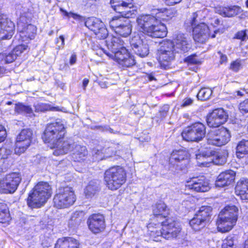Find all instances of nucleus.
Masks as SVG:
<instances>
[{
	"mask_svg": "<svg viewBox=\"0 0 248 248\" xmlns=\"http://www.w3.org/2000/svg\"><path fill=\"white\" fill-rule=\"evenodd\" d=\"M113 9L121 14V16H114L109 22L110 27L116 34L124 37L128 36L132 31V25L124 18L132 17L135 15L133 0H111Z\"/></svg>",
	"mask_w": 248,
	"mask_h": 248,
	"instance_id": "nucleus-1",
	"label": "nucleus"
},
{
	"mask_svg": "<svg viewBox=\"0 0 248 248\" xmlns=\"http://www.w3.org/2000/svg\"><path fill=\"white\" fill-rule=\"evenodd\" d=\"M140 31L151 37L163 38L167 35V28L162 24H158L157 19L151 15H142L137 19Z\"/></svg>",
	"mask_w": 248,
	"mask_h": 248,
	"instance_id": "nucleus-2",
	"label": "nucleus"
},
{
	"mask_svg": "<svg viewBox=\"0 0 248 248\" xmlns=\"http://www.w3.org/2000/svg\"><path fill=\"white\" fill-rule=\"evenodd\" d=\"M147 228L153 238L162 236L166 239L176 237L181 230L178 222L168 218L165 221H161L159 225L154 222L149 223Z\"/></svg>",
	"mask_w": 248,
	"mask_h": 248,
	"instance_id": "nucleus-3",
	"label": "nucleus"
},
{
	"mask_svg": "<svg viewBox=\"0 0 248 248\" xmlns=\"http://www.w3.org/2000/svg\"><path fill=\"white\" fill-rule=\"evenodd\" d=\"M51 193V187L47 183H38L29 194L28 205L31 208L40 207L49 198Z\"/></svg>",
	"mask_w": 248,
	"mask_h": 248,
	"instance_id": "nucleus-4",
	"label": "nucleus"
},
{
	"mask_svg": "<svg viewBox=\"0 0 248 248\" xmlns=\"http://www.w3.org/2000/svg\"><path fill=\"white\" fill-rule=\"evenodd\" d=\"M66 129L63 122L61 119H57L55 122L47 124L44 132L42 139L44 141L51 145L56 146L57 143L64 139Z\"/></svg>",
	"mask_w": 248,
	"mask_h": 248,
	"instance_id": "nucleus-5",
	"label": "nucleus"
},
{
	"mask_svg": "<svg viewBox=\"0 0 248 248\" xmlns=\"http://www.w3.org/2000/svg\"><path fill=\"white\" fill-rule=\"evenodd\" d=\"M238 208L234 205L225 206L220 212L217 221L219 232H229L235 225L238 217Z\"/></svg>",
	"mask_w": 248,
	"mask_h": 248,
	"instance_id": "nucleus-6",
	"label": "nucleus"
},
{
	"mask_svg": "<svg viewBox=\"0 0 248 248\" xmlns=\"http://www.w3.org/2000/svg\"><path fill=\"white\" fill-rule=\"evenodd\" d=\"M104 179L108 189L116 190L125 183L126 173L123 168L119 166H114L105 171Z\"/></svg>",
	"mask_w": 248,
	"mask_h": 248,
	"instance_id": "nucleus-7",
	"label": "nucleus"
},
{
	"mask_svg": "<svg viewBox=\"0 0 248 248\" xmlns=\"http://www.w3.org/2000/svg\"><path fill=\"white\" fill-rule=\"evenodd\" d=\"M196 156L198 164L203 167H209L211 163L222 165L227 161L225 153L216 152L207 148L200 150V153L196 154Z\"/></svg>",
	"mask_w": 248,
	"mask_h": 248,
	"instance_id": "nucleus-8",
	"label": "nucleus"
},
{
	"mask_svg": "<svg viewBox=\"0 0 248 248\" xmlns=\"http://www.w3.org/2000/svg\"><path fill=\"white\" fill-rule=\"evenodd\" d=\"M76 199V196L72 187H61L57 190L54 197V205L58 208H67L74 204Z\"/></svg>",
	"mask_w": 248,
	"mask_h": 248,
	"instance_id": "nucleus-9",
	"label": "nucleus"
},
{
	"mask_svg": "<svg viewBox=\"0 0 248 248\" xmlns=\"http://www.w3.org/2000/svg\"><path fill=\"white\" fill-rule=\"evenodd\" d=\"M205 125L201 123H196L185 128L182 136L186 141L199 142L205 137Z\"/></svg>",
	"mask_w": 248,
	"mask_h": 248,
	"instance_id": "nucleus-10",
	"label": "nucleus"
},
{
	"mask_svg": "<svg viewBox=\"0 0 248 248\" xmlns=\"http://www.w3.org/2000/svg\"><path fill=\"white\" fill-rule=\"evenodd\" d=\"M21 181V176L19 173L13 172L7 174L0 179V193H14L17 189Z\"/></svg>",
	"mask_w": 248,
	"mask_h": 248,
	"instance_id": "nucleus-11",
	"label": "nucleus"
},
{
	"mask_svg": "<svg viewBox=\"0 0 248 248\" xmlns=\"http://www.w3.org/2000/svg\"><path fill=\"white\" fill-rule=\"evenodd\" d=\"M231 135L226 128L221 127L217 129L211 130L207 134V143L217 146L225 145L230 140Z\"/></svg>",
	"mask_w": 248,
	"mask_h": 248,
	"instance_id": "nucleus-12",
	"label": "nucleus"
},
{
	"mask_svg": "<svg viewBox=\"0 0 248 248\" xmlns=\"http://www.w3.org/2000/svg\"><path fill=\"white\" fill-rule=\"evenodd\" d=\"M29 21L30 18L22 15L17 22V30L22 41L33 39L36 34V27L31 24H29Z\"/></svg>",
	"mask_w": 248,
	"mask_h": 248,
	"instance_id": "nucleus-13",
	"label": "nucleus"
},
{
	"mask_svg": "<svg viewBox=\"0 0 248 248\" xmlns=\"http://www.w3.org/2000/svg\"><path fill=\"white\" fill-rule=\"evenodd\" d=\"M32 131L30 129H23L17 136L15 153L17 155L24 153L31 145Z\"/></svg>",
	"mask_w": 248,
	"mask_h": 248,
	"instance_id": "nucleus-14",
	"label": "nucleus"
},
{
	"mask_svg": "<svg viewBox=\"0 0 248 248\" xmlns=\"http://www.w3.org/2000/svg\"><path fill=\"white\" fill-rule=\"evenodd\" d=\"M228 115L223 108L214 109L207 116L206 122L210 127H217L226 122Z\"/></svg>",
	"mask_w": 248,
	"mask_h": 248,
	"instance_id": "nucleus-15",
	"label": "nucleus"
},
{
	"mask_svg": "<svg viewBox=\"0 0 248 248\" xmlns=\"http://www.w3.org/2000/svg\"><path fill=\"white\" fill-rule=\"evenodd\" d=\"M130 44L133 52L140 57H145L149 53V47L148 45L142 39L139 35L132 37Z\"/></svg>",
	"mask_w": 248,
	"mask_h": 248,
	"instance_id": "nucleus-16",
	"label": "nucleus"
},
{
	"mask_svg": "<svg viewBox=\"0 0 248 248\" xmlns=\"http://www.w3.org/2000/svg\"><path fill=\"white\" fill-rule=\"evenodd\" d=\"M87 223L89 229L94 233L103 232L106 227L105 217L100 214H95L90 216Z\"/></svg>",
	"mask_w": 248,
	"mask_h": 248,
	"instance_id": "nucleus-17",
	"label": "nucleus"
},
{
	"mask_svg": "<svg viewBox=\"0 0 248 248\" xmlns=\"http://www.w3.org/2000/svg\"><path fill=\"white\" fill-rule=\"evenodd\" d=\"M112 53L115 60L123 66L130 67L135 64L134 56L130 54L125 47Z\"/></svg>",
	"mask_w": 248,
	"mask_h": 248,
	"instance_id": "nucleus-18",
	"label": "nucleus"
},
{
	"mask_svg": "<svg viewBox=\"0 0 248 248\" xmlns=\"http://www.w3.org/2000/svg\"><path fill=\"white\" fill-rule=\"evenodd\" d=\"M186 187L196 192H204L210 189L209 181L203 176L193 178L190 181H187Z\"/></svg>",
	"mask_w": 248,
	"mask_h": 248,
	"instance_id": "nucleus-19",
	"label": "nucleus"
},
{
	"mask_svg": "<svg viewBox=\"0 0 248 248\" xmlns=\"http://www.w3.org/2000/svg\"><path fill=\"white\" fill-rule=\"evenodd\" d=\"M153 217L150 223L154 222L157 225H160L161 221H164L169 214V209L164 202L156 203L153 208Z\"/></svg>",
	"mask_w": 248,
	"mask_h": 248,
	"instance_id": "nucleus-20",
	"label": "nucleus"
},
{
	"mask_svg": "<svg viewBox=\"0 0 248 248\" xmlns=\"http://www.w3.org/2000/svg\"><path fill=\"white\" fill-rule=\"evenodd\" d=\"M15 31V25L3 16H0V38L9 39Z\"/></svg>",
	"mask_w": 248,
	"mask_h": 248,
	"instance_id": "nucleus-21",
	"label": "nucleus"
},
{
	"mask_svg": "<svg viewBox=\"0 0 248 248\" xmlns=\"http://www.w3.org/2000/svg\"><path fill=\"white\" fill-rule=\"evenodd\" d=\"M194 40L199 43H205L210 36L208 26L203 23H200L193 28Z\"/></svg>",
	"mask_w": 248,
	"mask_h": 248,
	"instance_id": "nucleus-22",
	"label": "nucleus"
},
{
	"mask_svg": "<svg viewBox=\"0 0 248 248\" xmlns=\"http://www.w3.org/2000/svg\"><path fill=\"white\" fill-rule=\"evenodd\" d=\"M172 41L177 53H185L190 48L189 40L187 35L184 33L177 34Z\"/></svg>",
	"mask_w": 248,
	"mask_h": 248,
	"instance_id": "nucleus-23",
	"label": "nucleus"
},
{
	"mask_svg": "<svg viewBox=\"0 0 248 248\" xmlns=\"http://www.w3.org/2000/svg\"><path fill=\"white\" fill-rule=\"evenodd\" d=\"M235 173L232 170H227L220 173L216 181V187H223L232 184L235 179Z\"/></svg>",
	"mask_w": 248,
	"mask_h": 248,
	"instance_id": "nucleus-24",
	"label": "nucleus"
},
{
	"mask_svg": "<svg viewBox=\"0 0 248 248\" xmlns=\"http://www.w3.org/2000/svg\"><path fill=\"white\" fill-rule=\"evenodd\" d=\"M188 158L189 154L186 150L184 149L175 150L171 154L170 162L171 164L178 166L179 163L185 165L188 161Z\"/></svg>",
	"mask_w": 248,
	"mask_h": 248,
	"instance_id": "nucleus-25",
	"label": "nucleus"
},
{
	"mask_svg": "<svg viewBox=\"0 0 248 248\" xmlns=\"http://www.w3.org/2000/svg\"><path fill=\"white\" fill-rule=\"evenodd\" d=\"M75 145L71 140H64L62 139L61 141L57 143L56 146L51 145L52 149H55L53 154L55 155H59L67 154L70 151Z\"/></svg>",
	"mask_w": 248,
	"mask_h": 248,
	"instance_id": "nucleus-26",
	"label": "nucleus"
},
{
	"mask_svg": "<svg viewBox=\"0 0 248 248\" xmlns=\"http://www.w3.org/2000/svg\"><path fill=\"white\" fill-rule=\"evenodd\" d=\"M235 193L242 201L248 202V179L240 180L237 183Z\"/></svg>",
	"mask_w": 248,
	"mask_h": 248,
	"instance_id": "nucleus-27",
	"label": "nucleus"
},
{
	"mask_svg": "<svg viewBox=\"0 0 248 248\" xmlns=\"http://www.w3.org/2000/svg\"><path fill=\"white\" fill-rule=\"evenodd\" d=\"M79 241L71 237H63L59 239L55 246V248H78Z\"/></svg>",
	"mask_w": 248,
	"mask_h": 248,
	"instance_id": "nucleus-28",
	"label": "nucleus"
},
{
	"mask_svg": "<svg viewBox=\"0 0 248 248\" xmlns=\"http://www.w3.org/2000/svg\"><path fill=\"white\" fill-rule=\"evenodd\" d=\"M174 57L175 54L173 53L158 50V60L160 67L163 69H169L171 62L174 59Z\"/></svg>",
	"mask_w": 248,
	"mask_h": 248,
	"instance_id": "nucleus-29",
	"label": "nucleus"
},
{
	"mask_svg": "<svg viewBox=\"0 0 248 248\" xmlns=\"http://www.w3.org/2000/svg\"><path fill=\"white\" fill-rule=\"evenodd\" d=\"M27 46L24 45L17 46L13 50L9 53H5V63H9L13 62L24 50H26Z\"/></svg>",
	"mask_w": 248,
	"mask_h": 248,
	"instance_id": "nucleus-30",
	"label": "nucleus"
},
{
	"mask_svg": "<svg viewBox=\"0 0 248 248\" xmlns=\"http://www.w3.org/2000/svg\"><path fill=\"white\" fill-rule=\"evenodd\" d=\"M106 42L108 48L110 49L112 52L124 47V41L116 36H108Z\"/></svg>",
	"mask_w": 248,
	"mask_h": 248,
	"instance_id": "nucleus-31",
	"label": "nucleus"
},
{
	"mask_svg": "<svg viewBox=\"0 0 248 248\" xmlns=\"http://www.w3.org/2000/svg\"><path fill=\"white\" fill-rule=\"evenodd\" d=\"M217 12L224 17H232L235 16L241 12V9L237 6L231 7H221L217 10Z\"/></svg>",
	"mask_w": 248,
	"mask_h": 248,
	"instance_id": "nucleus-32",
	"label": "nucleus"
},
{
	"mask_svg": "<svg viewBox=\"0 0 248 248\" xmlns=\"http://www.w3.org/2000/svg\"><path fill=\"white\" fill-rule=\"evenodd\" d=\"M73 151L72 157L75 161L80 162L84 160L88 155V151L84 146L75 145Z\"/></svg>",
	"mask_w": 248,
	"mask_h": 248,
	"instance_id": "nucleus-33",
	"label": "nucleus"
},
{
	"mask_svg": "<svg viewBox=\"0 0 248 248\" xmlns=\"http://www.w3.org/2000/svg\"><path fill=\"white\" fill-rule=\"evenodd\" d=\"M248 154V140H243L240 141L236 147V155L237 158H243Z\"/></svg>",
	"mask_w": 248,
	"mask_h": 248,
	"instance_id": "nucleus-34",
	"label": "nucleus"
},
{
	"mask_svg": "<svg viewBox=\"0 0 248 248\" xmlns=\"http://www.w3.org/2000/svg\"><path fill=\"white\" fill-rule=\"evenodd\" d=\"M85 26L94 33L97 31L99 28L103 25V22L97 18L94 17L88 18L85 21Z\"/></svg>",
	"mask_w": 248,
	"mask_h": 248,
	"instance_id": "nucleus-35",
	"label": "nucleus"
},
{
	"mask_svg": "<svg viewBox=\"0 0 248 248\" xmlns=\"http://www.w3.org/2000/svg\"><path fill=\"white\" fill-rule=\"evenodd\" d=\"M99 182L93 180L89 182L85 189V194L87 198L92 197L99 189Z\"/></svg>",
	"mask_w": 248,
	"mask_h": 248,
	"instance_id": "nucleus-36",
	"label": "nucleus"
},
{
	"mask_svg": "<svg viewBox=\"0 0 248 248\" xmlns=\"http://www.w3.org/2000/svg\"><path fill=\"white\" fill-rule=\"evenodd\" d=\"M84 220V213L82 211H76L71 216L69 224L72 226H78Z\"/></svg>",
	"mask_w": 248,
	"mask_h": 248,
	"instance_id": "nucleus-37",
	"label": "nucleus"
},
{
	"mask_svg": "<svg viewBox=\"0 0 248 248\" xmlns=\"http://www.w3.org/2000/svg\"><path fill=\"white\" fill-rule=\"evenodd\" d=\"M206 223H207L204 221V219H201L196 214L193 218L189 221L190 226L195 231H200L201 229L204 228Z\"/></svg>",
	"mask_w": 248,
	"mask_h": 248,
	"instance_id": "nucleus-38",
	"label": "nucleus"
},
{
	"mask_svg": "<svg viewBox=\"0 0 248 248\" xmlns=\"http://www.w3.org/2000/svg\"><path fill=\"white\" fill-rule=\"evenodd\" d=\"M11 219L8 206L4 203L0 202V223H5Z\"/></svg>",
	"mask_w": 248,
	"mask_h": 248,
	"instance_id": "nucleus-39",
	"label": "nucleus"
},
{
	"mask_svg": "<svg viewBox=\"0 0 248 248\" xmlns=\"http://www.w3.org/2000/svg\"><path fill=\"white\" fill-rule=\"evenodd\" d=\"M212 210V208L211 206H202L196 215L201 219H204V221L207 223L210 220Z\"/></svg>",
	"mask_w": 248,
	"mask_h": 248,
	"instance_id": "nucleus-40",
	"label": "nucleus"
},
{
	"mask_svg": "<svg viewBox=\"0 0 248 248\" xmlns=\"http://www.w3.org/2000/svg\"><path fill=\"white\" fill-rule=\"evenodd\" d=\"M209 11L207 9L204 8L202 10L197 11L193 13L191 19L190 20V24L193 26L195 25L197 22V18H198L199 20L203 19L205 18L208 15Z\"/></svg>",
	"mask_w": 248,
	"mask_h": 248,
	"instance_id": "nucleus-41",
	"label": "nucleus"
},
{
	"mask_svg": "<svg viewBox=\"0 0 248 248\" xmlns=\"http://www.w3.org/2000/svg\"><path fill=\"white\" fill-rule=\"evenodd\" d=\"M175 49L174 44L173 43V41L170 40H165L161 43L160 47L158 50L175 54L177 52Z\"/></svg>",
	"mask_w": 248,
	"mask_h": 248,
	"instance_id": "nucleus-42",
	"label": "nucleus"
},
{
	"mask_svg": "<svg viewBox=\"0 0 248 248\" xmlns=\"http://www.w3.org/2000/svg\"><path fill=\"white\" fill-rule=\"evenodd\" d=\"M15 110L18 113L28 114L30 117L33 115V110L31 107L22 103L16 104L15 107Z\"/></svg>",
	"mask_w": 248,
	"mask_h": 248,
	"instance_id": "nucleus-43",
	"label": "nucleus"
},
{
	"mask_svg": "<svg viewBox=\"0 0 248 248\" xmlns=\"http://www.w3.org/2000/svg\"><path fill=\"white\" fill-rule=\"evenodd\" d=\"M213 93V90L210 88H202L197 94V98L201 100H207L210 98Z\"/></svg>",
	"mask_w": 248,
	"mask_h": 248,
	"instance_id": "nucleus-44",
	"label": "nucleus"
},
{
	"mask_svg": "<svg viewBox=\"0 0 248 248\" xmlns=\"http://www.w3.org/2000/svg\"><path fill=\"white\" fill-rule=\"evenodd\" d=\"M35 111L37 112H44L48 110L58 111L59 109L57 108H50L49 106L43 103H37L34 105Z\"/></svg>",
	"mask_w": 248,
	"mask_h": 248,
	"instance_id": "nucleus-45",
	"label": "nucleus"
},
{
	"mask_svg": "<svg viewBox=\"0 0 248 248\" xmlns=\"http://www.w3.org/2000/svg\"><path fill=\"white\" fill-rule=\"evenodd\" d=\"M94 34L96 35V37L100 39H104L108 38V31L107 29L104 27V25L103 23V25L99 28L97 31H95Z\"/></svg>",
	"mask_w": 248,
	"mask_h": 248,
	"instance_id": "nucleus-46",
	"label": "nucleus"
},
{
	"mask_svg": "<svg viewBox=\"0 0 248 248\" xmlns=\"http://www.w3.org/2000/svg\"><path fill=\"white\" fill-rule=\"evenodd\" d=\"M93 155L97 161L105 159V157L103 156L104 151L100 147L93 149Z\"/></svg>",
	"mask_w": 248,
	"mask_h": 248,
	"instance_id": "nucleus-47",
	"label": "nucleus"
},
{
	"mask_svg": "<svg viewBox=\"0 0 248 248\" xmlns=\"http://www.w3.org/2000/svg\"><path fill=\"white\" fill-rule=\"evenodd\" d=\"M112 145L113 146L108 147L107 148L103 149L104 151L103 156L105 157V159L115 155L116 151L115 148L114 147V145Z\"/></svg>",
	"mask_w": 248,
	"mask_h": 248,
	"instance_id": "nucleus-48",
	"label": "nucleus"
},
{
	"mask_svg": "<svg viewBox=\"0 0 248 248\" xmlns=\"http://www.w3.org/2000/svg\"><path fill=\"white\" fill-rule=\"evenodd\" d=\"M64 16H67L68 17H72L74 19L77 20L78 21H84L85 18L83 16H82L79 15L77 14L72 13V12H67L66 11H64Z\"/></svg>",
	"mask_w": 248,
	"mask_h": 248,
	"instance_id": "nucleus-49",
	"label": "nucleus"
},
{
	"mask_svg": "<svg viewBox=\"0 0 248 248\" xmlns=\"http://www.w3.org/2000/svg\"><path fill=\"white\" fill-rule=\"evenodd\" d=\"M234 237L229 236L225 239L222 244V248H227L228 246H235L234 245Z\"/></svg>",
	"mask_w": 248,
	"mask_h": 248,
	"instance_id": "nucleus-50",
	"label": "nucleus"
},
{
	"mask_svg": "<svg viewBox=\"0 0 248 248\" xmlns=\"http://www.w3.org/2000/svg\"><path fill=\"white\" fill-rule=\"evenodd\" d=\"M235 38L240 39L242 41L246 40L248 39V30L241 31L237 32L235 34Z\"/></svg>",
	"mask_w": 248,
	"mask_h": 248,
	"instance_id": "nucleus-51",
	"label": "nucleus"
},
{
	"mask_svg": "<svg viewBox=\"0 0 248 248\" xmlns=\"http://www.w3.org/2000/svg\"><path fill=\"white\" fill-rule=\"evenodd\" d=\"M241 67V61L239 60H237L232 62L230 65V69L233 72H238L240 68Z\"/></svg>",
	"mask_w": 248,
	"mask_h": 248,
	"instance_id": "nucleus-52",
	"label": "nucleus"
},
{
	"mask_svg": "<svg viewBox=\"0 0 248 248\" xmlns=\"http://www.w3.org/2000/svg\"><path fill=\"white\" fill-rule=\"evenodd\" d=\"M169 108L170 107L168 105H165L160 108L159 112V116L161 119H164L167 116Z\"/></svg>",
	"mask_w": 248,
	"mask_h": 248,
	"instance_id": "nucleus-53",
	"label": "nucleus"
},
{
	"mask_svg": "<svg viewBox=\"0 0 248 248\" xmlns=\"http://www.w3.org/2000/svg\"><path fill=\"white\" fill-rule=\"evenodd\" d=\"M239 108L241 112H248V99L240 103Z\"/></svg>",
	"mask_w": 248,
	"mask_h": 248,
	"instance_id": "nucleus-54",
	"label": "nucleus"
},
{
	"mask_svg": "<svg viewBox=\"0 0 248 248\" xmlns=\"http://www.w3.org/2000/svg\"><path fill=\"white\" fill-rule=\"evenodd\" d=\"M56 44L58 47V49H60L61 47H63L64 45V38L63 36L61 35L59 38H57L56 39Z\"/></svg>",
	"mask_w": 248,
	"mask_h": 248,
	"instance_id": "nucleus-55",
	"label": "nucleus"
},
{
	"mask_svg": "<svg viewBox=\"0 0 248 248\" xmlns=\"http://www.w3.org/2000/svg\"><path fill=\"white\" fill-rule=\"evenodd\" d=\"M6 137V131L4 126L0 124V142L4 140Z\"/></svg>",
	"mask_w": 248,
	"mask_h": 248,
	"instance_id": "nucleus-56",
	"label": "nucleus"
},
{
	"mask_svg": "<svg viewBox=\"0 0 248 248\" xmlns=\"http://www.w3.org/2000/svg\"><path fill=\"white\" fill-rule=\"evenodd\" d=\"M193 100L190 98H186L183 100L182 107H185L192 104Z\"/></svg>",
	"mask_w": 248,
	"mask_h": 248,
	"instance_id": "nucleus-57",
	"label": "nucleus"
},
{
	"mask_svg": "<svg viewBox=\"0 0 248 248\" xmlns=\"http://www.w3.org/2000/svg\"><path fill=\"white\" fill-rule=\"evenodd\" d=\"M220 55V63L221 64L225 63L227 61V57L226 55L223 54L220 51L218 52Z\"/></svg>",
	"mask_w": 248,
	"mask_h": 248,
	"instance_id": "nucleus-58",
	"label": "nucleus"
},
{
	"mask_svg": "<svg viewBox=\"0 0 248 248\" xmlns=\"http://www.w3.org/2000/svg\"><path fill=\"white\" fill-rule=\"evenodd\" d=\"M168 5H173L179 3L182 0H164Z\"/></svg>",
	"mask_w": 248,
	"mask_h": 248,
	"instance_id": "nucleus-59",
	"label": "nucleus"
},
{
	"mask_svg": "<svg viewBox=\"0 0 248 248\" xmlns=\"http://www.w3.org/2000/svg\"><path fill=\"white\" fill-rule=\"evenodd\" d=\"M77 62V55L75 54V53H73L72 54L70 59V64L71 65H73L75 63H76Z\"/></svg>",
	"mask_w": 248,
	"mask_h": 248,
	"instance_id": "nucleus-60",
	"label": "nucleus"
},
{
	"mask_svg": "<svg viewBox=\"0 0 248 248\" xmlns=\"http://www.w3.org/2000/svg\"><path fill=\"white\" fill-rule=\"evenodd\" d=\"M220 21L218 18H213L211 22V25H219Z\"/></svg>",
	"mask_w": 248,
	"mask_h": 248,
	"instance_id": "nucleus-61",
	"label": "nucleus"
},
{
	"mask_svg": "<svg viewBox=\"0 0 248 248\" xmlns=\"http://www.w3.org/2000/svg\"><path fill=\"white\" fill-rule=\"evenodd\" d=\"M89 80L87 78H84L83 80L82 86L84 90L86 89V87L89 83Z\"/></svg>",
	"mask_w": 248,
	"mask_h": 248,
	"instance_id": "nucleus-62",
	"label": "nucleus"
},
{
	"mask_svg": "<svg viewBox=\"0 0 248 248\" xmlns=\"http://www.w3.org/2000/svg\"><path fill=\"white\" fill-rule=\"evenodd\" d=\"M102 128L103 131H108L111 133H113V129L108 126H105L104 127H102Z\"/></svg>",
	"mask_w": 248,
	"mask_h": 248,
	"instance_id": "nucleus-63",
	"label": "nucleus"
},
{
	"mask_svg": "<svg viewBox=\"0 0 248 248\" xmlns=\"http://www.w3.org/2000/svg\"><path fill=\"white\" fill-rule=\"evenodd\" d=\"M188 61L190 62L193 63H196L197 62V61L193 58H190L188 57Z\"/></svg>",
	"mask_w": 248,
	"mask_h": 248,
	"instance_id": "nucleus-64",
	"label": "nucleus"
}]
</instances>
